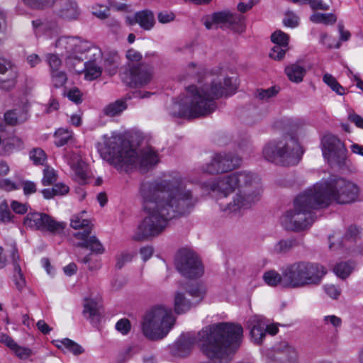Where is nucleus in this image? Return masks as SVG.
<instances>
[{"mask_svg": "<svg viewBox=\"0 0 363 363\" xmlns=\"http://www.w3.org/2000/svg\"><path fill=\"white\" fill-rule=\"evenodd\" d=\"M286 50L287 48L275 45L269 52V57L274 60H280L284 57Z\"/></svg>", "mask_w": 363, "mask_h": 363, "instance_id": "obj_51", "label": "nucleus"}, {"mask_svg": "<svg viewBox=\"0 0 363 363\" xmlns=\"http://www.w3.org/2000/svg\"><path fill=\"white\" fill-rule=\"evenodd\" d=\"M21 111L19 110H11L8 111L4 114V120L6 123L11 125H15L18 123L23 122L26 120V113H23V115H19L18 113Z\"/></svg>", "mask_w": 363, "mask_h": 363, "instance_id": "obj_41", "label": "nucleus"}, {"mask_svg": "<svg viewBox=\"0 0 363 363\" xmlns=\"http://www.w3.org/2000/svg\"><path fill=\"white\" fill-rule=\"evenodd\" d=\"M203 188L227 197L237 190L231 202L222 210L227 213L249 208L259 200L262 192L261 179L255 173L242 170L203 183Z\"/></svg>", "mask_w": 363, "mask_h": 363, "instance_id": "obj_4", "label": "nucleus"}, {"mask_svg": "<svg viewBox=\"0 0 363 363\" xmlns=\"http://www.w3.org/2000/svg\"><path fill=\"white\" fill-rule=\"evenodd\" d=\"M320 206L325 208L332 201L339 204L355 202L359 194V188L354 182L341 177L316 183L313 186Z\"/></svg>", "mask_w": 363, "mask_h": 363, "instance_id": "obj_7", "label": "nucleus"}, {"mask_svg": "<svg viewBox=\"0 0 363 363\" xmlns=\"http://www.w3.org/2000/svg\"><path fill=\"white\" fill-rule=\"evenodd\" d=\"M279 91V89L277 86H272L266 89H258L255 93V97L261 101H267L269 99L275 96Z\"/></svg>", "mask_w": 363, "mask_h": 363, "instance_id": "obj_42", "label": "nucleus"}, {"mask_svg": "<svg viewBox=\"0 0 363 363\" xmlns=\"http://www.w3.org/2000/svg\"><path fill=\"white\" fill-rule=\"evenodd\" d=\"M11 208L14 213L23 215L28 212L29 206L13 200L11 203Z\"/></svg>", "mask_w": 363, "mask_h": 363, "instance_id": "obj_53", "label": "nucleus"}, {"mask_svg": "<svg viewBox=\"0 0 363 363\" xmlns=\"http://www.w3.org/2000/svg\"><path fill=\"white\" fill-rule=\"evenodd\" d=\"M46 61L49 65L50 72L61 70L62 65V60L57 55L48 54L46 55Z\"/></svg>", "mask_w": 363, "mask_h": 363, "instance_id": "obj_46", "label": "nucleus"}, {"mask_svg": "<svg viewBox=\"0 0 363 363\" xmlns=\"http://www.w3.org/2000/svg\"><path fill=\"white\" fill-rule=\"evenodd\" d=\"M281 274H279L276 270H269L264 273L263 279L264 282L270 286H277L280 285L284 288H288V284L284 281V268H281Z\"/></svg>", "mask_w": 363, "mask_h": 363, "instance_id": "obj_25", "label": "nucleus"}, {"mask_svg": "<svg viewBox=\"0 0 363 363\" xmlns=\"http://www.w3.org/2000/svg\"><path fill=\"white\" fill-rule=\"evenodd\" d=\"M0 342L6 345L12 351L17 345V343L10 336L4 333L0 335Z\"/></svg>", "mask_w": 363, "mask_h": 363, "instance_id": "obj_64", "label": "nucleus"}, {"mask_svg": "<svg viewBox=\"0 0 363 363\" xmlns=\"http://www.w3.org/2000/svg\"><path fill=\"white\" fill-rule=\"evenodd\" d=\"M172 308L156 305L145 311L140 323L141 331L150 340H159L167 335L175 323Z\"/></svg>", "mask_w": 363, "mask_h": 363, "instance_id": "obj_9", "label": "nucleus"}, {"mask_svg": "<svg viewBox=\"0 0 363 363\" xmlns=\"http://www.w3.org/2000/svg\"><path fill=\"white\" fill-rule=\"evenodd\" d=\"M57 14L65 20H76L80 15V11L76 2L66 1L58 10Z\"/></svg>", "mask_w": 363, "mask_h": 363, "instance_id": "obj_24", "label": "nucleus"}, {"mask_svg": "<svg viewBox=\"0 0 363 363\" xmlns=\"http://www.w3.org/2000/svg\"><path fill=\"white\" fill-rule=\"evenodd\" d=\"M298 241L294 238L281 240L275 246V249L280 253H286L291 250L293 247L298 245Z\"/></svg>", "mask_w": 363, "mask_h": 363, "instance_id": "obj_40", "label": "nucleus"}, {"mask_svg": "<svg viewBox=\"0 0 363 363\" xmlns=\"http://www.w3.org/2000/svg\"><path fill=\"white\" fill-rule=\"evenodd\" d=\"M362 231L356 226L351 225L348 228L345 235V239L347 240H356L361 236Z\"/></svg>", "mask_w": 363, "mask_h": 363, "instance_id": "obj_54", "label": "nucleus"}, {"mask_svg": "<svg viewBox=\"0 0 363 363\" xmlns=\"http://www.w3.org/2000/svg\"><path fill=\"white\" fill-rule=\"evenodd\" d=\"M93 14L100 19H106L109 16V9L107 6H99L94 9Z\"/></svg>", "mask_w": 363, "mask_h": 363, "instance_id": "obj_62", "label": "nucleus"}, {"mask_svg": "<svg viewBox=\"0 0 363 363\" xmlns=\"http://www.w3.org/2000/svg\"><path fill=\"white\" fill-rule=\"evenodd\" d=\"M99 303L93 299H85L83 314L85 318L91 320H98L99 318Z\"/></svg>", "mask_w": 363, "mask_h": 363, "instance_id": "obj_30", "label": "nucleus"}, {"mask_svg": "<svg viewBox=\"0 0 363 363\" xmlns=\"http://www.w3.org/2000/svg\"><path fill=\"white\" fill-rule=\"evenodd\" d=\"M54 345L61 350H67L74 355H79L84 352V348L77 342L69 338L55 340L52 341Z\"/></svg>", "mask_w": 363, "mask_h": 363, "instance_id": "obj_26", "label": "nucleus"}, {"mask_svg": "<svg viewBox=\"0 0 363 363\" xmlns=\"http://www.w3.org/2000/svg\"><path fill=\"white\" fill-rule=\"evenodd\" d=\"M14 216L9 210V204L6 200L0 203V223H13Z\"/></svg>", "mask_w": 363, "mask_h": 363, "instance_id": "obj_43", "label": "nucleus"}, {"mask_svg": "<svg viewBox=\"0 0 363 363\" xmlns=\"http://www.w3.org/2000/svg\"><path fill=\"white\" fill-rule=\"evenodd\" d=\"M21 187H23V193L25 195H28L36 192V185L33 182L23 181L19 183Z\"/></svg>", "mask_w": 363, "mask_h": 363, "instance_id": "obj_61", "label": "nucleus"}, {"mask_svg": "<svg viewBox=\"0 0 363 363\" xmlns=\"http://www.w3.org/2000/svg\"><path fill=\"white\" fill-rule=\"evenodd\" d=\"M251 337L256 344H261L266 335V320L260 315L250 316L246 323Z\"/></svg>", "mask_w": 363, "mask_h": 363, "instance_id": "obj_19", "label": "nucleus"}, {"mask_svg": "<svg viewBox=\"0 0 363 363\" xmlns=\"http://www.w3.org/2000/svg\"><path fill=\"white\" fill-rule=\"evenodd\" d=\"M52 83L56 88L62 87L65 84L67 80V76L65 71L59 70L54 72H50Z\"/></svg>", "mask_w": 363, "mask_h": 363, "instance_id": "obj_44", "label": "nucleus"}, {"mask_svg": "<svg viewBox=\"0 0 363 363\" xmlns=\"http://www.w3.org/2000/svg\"><path fill=\"white\" fill-rule=\"evenodd\" d=\"M65 158L73 171L74 179L80 185L87 184L89 180L87 165L79 155L74 152H67Z\"/></svg>", "mask_w": 363, "mask_h": 363, "instance_id": "obj_17", "label": "nucleus"}, {"mask_svg": "<svg viewBox=\"0 0 363 363\" xmlns=\"http://www.w3.org/2000/svg\"><path fill=\"white\" fill-rule=\"evenodd\" d=\"M310 20L315 23H323L325 25H333L337 21V16L332 13H314L310 17Z\"/></svg>", "mask_w": 363, "mask_h": 363, "instance_id": "obj_34", "label": "nucleus"}, {"mask_svg": "<svg viewBox=\"0 0 363 363\" xmlns=\"http://www.w3.org/2000/svg\"><path fill=\"white\" fill-rule=\"evenodd\" d=\"M203 23L207 29H216L218 24H221L237 33H242L245 28L244 17L228 11L217 12L208 16L203 18Z\"/></svg>", "mask_w": 363, "mask_h": 363, "instance_id": "obj_14", "label": "nucleus"}, {"mask_svg": "<svg viewBox=\"0 0 363 363\" xmlns=\"http://www.w3.org/2000/svg\"><path fill=\"white\" fill-rule=\"evenodd\" d=\"M100 57H93L91 60H88L84 63V76L87 80H94L101 76L102 70L100 67L96 64V60Z\"/></svg>", "mask_w": 363, "mask_h": 363, "instance_id": "obj_27", "label": "nucleus"}, {"mask_svg": "<svg viewBox=\"0 0 363 363\" xmlns=\"http://www.w3.org/2000/svg\"><path fill=\"white\" fill-rule=\"evenodd\" d=\"M73 133L67 128H59L55 133V143L61 147L72 140Z\"/></svg>", "mask_w": 363, "mask_h": 363, "instance_id": "obj_33", "label": "nucleus"}, {"mask_svg": "<svg viewBox=\"0 0 363 363\" xmlns=\"http://www.w3.org/2000/svg\"><path fill=\"white\" fill-rule=\"evenodd\" d=\"M13 352L20 359H28L32 354V351L30 349H29L28 347L19 346L18 344H17L16 347L14 348V350H13Z\"/></svg>", "mask_w": 363, "mask_h": 363, "instance_id": "obj_56", "label": "nucleus"}, {"mask_svg": "<svg viewBox=\"0 0 363 363\" xmlns=\"http://www.w3.org/2000/svg\"><path fill=\"white\" fill-rule=\"evenodd\" d=\"M116 328L122 334H127L130 330V323L126 318H123L118 320L116 324Z\"/></svg>", "mask_w": 363, "mask_h": 363, "instance_id": "obj_59", "label": "nucleus"}, {"mask_svg": "<svg viewBox=\"0 0 363 363\" xmlns=\"http://www.w3.org/2000/svg\"><path fill=\"white\" fill-rule=\"evenodd\" d=\"M29 8L44 10L52 7L57 0H22Z\"/></svg>", "mask_w": 363, "mask_h": 363, "instance_id": "obj_38", "label": "nucleus"}, {"mask_svg": "<svg viewBox=\"0 0 363 363\" xmlns=\"http://www.w3.org/2000/svg\"><path fill=\"white\" fill-rule=\"evenodd\" d=\"M86 212L82 211L81 213L72 216L70 220V225L74 229L89 228L91 221L86 218Z\"/></svg>", "mask_w": 363, "mask_h": 363, "instance_id": "obj_37", "label": "nucleus"}, {"mask_svg": "<svg viewBox=\"0 0 363 363\" xmlns=\"http://www.w3.org/2000/svg\"><path fill=\"white\" fill-rule=\"evenodd\" d=\"M130 23H138L143 29L150 30L155 23L154 13L148 9L138 11L135 13L133 19L130 21Z\"/></svg>", "mask_w": 363, "mask_h": 363, "instance_id": "obj_22", "label": "nucleus"}, {"mask_svg": "<svg viewBox=\"0 0 363 363\" xmlns=\"http://www.w3.org/2000/svg\"><path fill=\"white\" fill-rule=\"evenodd\" d=\"M119 56L117 52L108 53L104 60L105 70L108 72L110 75L116 73L118 65Z\"/></svg>", "mask_w": 363, "mask_h": 363, "instance_id": "obj_36", "label": "nucleus"}, {"mask_svg": "<svg viewBox=\"0 0 363 363\" xmlns=\"http://www.w3.org/2000/svg\"><path fill=\"white\" fill-rule=\"evenodd\" d=\"M29 157L35 165H43L46 160V155L40 148L33 149L29 153Z\"/></svg>", "mask_w": 363, "mask_h": 363, "instance_id": "obj_47", "label": "nucleus"}, {"mask_svg": "<svg viewBox=\"0 0 363 363\" xmlns=\"http://www.w3.org/2000/svg\"><path fill=\"white\" fill-rule=\"evenodd\" d=\"M77 246L89 249L92 252L96 254H102L104 252V247L95 236L90 237L88 242H77Z\"/></svg>", "mask_w": 363, "mask_h": 363, "instance_id": "obj_32", "label": "nucleus"}, {"mask_svg": "<svg viewBox=\"0 0 363 363\" xmlns=\"http://www.w3.org/2000/svg\"><path fill=\"white\" fill-rule=\"evenodd\" d=\"M127 105L123 99H119L108 104L104 110V113L108 116H115L126 109Z\"/></svg>", "mask_w": 363, "mask_h": 363, "instance_id": "obj_35", "label": "nucleus"}, {"mask_svg": "<svg viewBox=\"0 0 363 363\" xmlns=\"http://www.w3.org/2000/svg\"><path fill=\"white\" fill-rule=\"evenodd\" d=\"M0 188L10 191L20 189L21 184L19 183L16 184L9 179H4L0 180Z\"/></svg>", "mask_w": 363, "mask_h": 363, "instance_id": "obj_55", "label": "nucleus"}, {"mask_svg": "<svg viewBox=\"0 0 363 363\" xmlns=\"http://www.w3.org/2000/svg\"><path fill=\"white\" fill-rule=\"evenodd\" d=\"M313 188L306 190L294 200V209L286 211L281 218L283 226L289 230L301 231L315 220L313 210L323 208Z\"/></svg>", "mask_w": 363, "mask_h": 363, "instance_id": "obj_6", "label": "nucleus"}, {"mask_svg": "<svg viewBox=\"0 0 363 363\" xmlns=\"http://www.w3.org/2000/svg\"><path fill=\"white\" fill-rule=\"evenodd\" d=\"M272 41L275 45H279L284 48H287L289 44V35L281 30H276L272 34Z\"/></svg>", "mask_w": 363, "mask_h": 363, "instance_id": "obj_45", "label": "nucleus"}, {"mask_svg": "<svg viewBox=\"0 0 363 363\" xmlns=\"http://www.w3.org/2000/svg\"><path fill=\"white\" fill-rule=\"evenodd\" d=\"M78 42L77 37L62 36L57 40L55 47L59 50L62 55L72 58L74 46H77L76 43Z\"/></svg>", "mask_w": 363, "mask_h": 363, "instance_id": "obj_23", "label": "nucleus"}, {"mask_svg": "<svg viewBox=\"0 0 363 363\" xmlns=\"http://www.w3.org/2000/svg\"><path fill=\"white\" fill-rule=\"evenodd\" d=\"M302 153L297 138L290 135L269 142L262 150L267 160L282 166L297 164Z\"/></svg>", "mask_w": 363, "mask_h": 363, "instance_id": "obj_10", "label": "nucleus"}, {"mask_svg": "<svg viewBox=\"0 0 363 363\" xmlns=\"http://www.w3.org/2000/svg\"><path fill=\"white\" fill-rule=\"evenodd\" d=\"M139 196L145 216L135 235L137 240L159 235L167 228L169 220L188 216L199 202L197 195L187 188L186 179L180 177L143 182Z\"/></svg>", "mask_w": 363, "mask_h": 363, "instance_id": "obj_1", "label": "nucleus"}, {"mask_svg": "<svg viewBox=\"0 0 363 363\" xmlns=\"http://www.w3.org/2000/svg\"><path fill=\"white\" fill-rule=\"evenodd\" d=\"M201 87L190 86L186 96L172 105V114L178 117L195 118L206 116L217 108L216 100L233 95L237 89L232 79L222 73H207Z\"/></svg>", "mask_w": 363, "mask_h": 363, "instance_id": "obj_3", "label": "nucleus"}, {"mask_svg": "<svg viewBox=\"0 0 363 363\" xmlns=\"http://www.w3.org/2000/svg\"><path fill=\"white\" fill-rule=\"evenodd\" d=\"M12 264L14 269V281L16 287L21 290L26 284L21 267L18 264L19 256L16 250H13L11 252Z\"/></svg>", "mask_w": 363, "mask_h": 363, "instance_id": "obj_28", "label": "nucleus"}, {"mask_svg": "<svg viewBox=\"0 0 363 363\" xmlns=\"http://www.w3.org/2000/svg\"><path fill=\"white\" fill-rule=\"evenodd\" d=\"M157 18L161 23H168L174 20L175 15L172 12L162 11L158 13Z\"/></svg>", "mask_w": 363, "mask_h": 363, "instance_id": "obj_60", "label": "nucleus"}, {"mask_svg": "<svg viewBox=\"0 0 363 363\" xmlns=\"http://www.w3.org/2000/svg\"><path fill=\"white\" fill-rule=\"evenodd\" d=\"M297 359L295 348L284 342L276 348L269 363H296Z\"/></svg>", "mask_w": 363, "mask_h": 363, "instance_id": "obj_20", "label": "nucleus"}, {"mask_svg": "<svg viewBox=\"0 0 363 363\" xmlns=\"http://www.w3.org/2000/svg\"><path fill=\"white\" fill-rule=\"evenodd\" d=\"M133 255L128 252H122L116 257V267L121 269L123 265L132 259Z\"/></svg>", "mask_w": 363, "mask_h": 363, "instance_id": "obj_58", "label": "nucleus"}, {"mask_svg": "<svg viewBox=\"0 0 363 363\" xmlns=\"http://www.w3.org/2000/svg\"><path fill=\"white\" fill-rule=\"evenodd\" d=\"M152 78V69L147 65L132 67L129 71V81L126 82L130 86H143L147 84Z\"/></svg>", "mask_w": 363, "mask_h": 363, "instance_id": "obj_18", "label": "nucleus"}, {"mask_svg": "<svg viewBox=\"0 0 363 363\" xmlns=\"http://www.w3.org/2000/svg\"><path fill=\"white\" fill-rule=\"evenodd\" d=\"M78 43L74 46L73 55L72 58L79 59L80 60H91L93 57H101V50L93 46L89 42L82 41L78 38Z\"/></svg>", "mask_w": 363, "mask_h": 363, "instance_id": "obj_21", "label": "nucleus"}, {"mask_svg": "<svg viewBox=\"0 0 363 363\" xmlns=\"http://www.w3.org/2000/svg\"><path fill=\"white\" fill-rule=\"evenodd\" d=\"M354 266L352 262H340L335 265L333 272L338 277L345 279L350 275Z\"/></svg>", "mask_w": 363, "mask_h": 363, "instance_id": "obj_31", "label": "nucleus"}, {"mask_svg": "<svg viewBox=\"0 0 363 363\" xmlns=\"http://www.w3.org/2000/svg\"><path fill=\"white\" fill-rule=\"evenodd\" d=\"M101 157L118 169L138 168L145 172L157 164L159 156L151 147H146L138 153L127 140L119 135L105 138L99 149Z\"/></svg>", "mask_w": 363, "mask_h": 363, "instance_id": "obj_5", "label": "nucleus"}, {"mask_svg": "<svg viewBox=\"0 0 363 363\" xmlns=\"http://www.w3.org/2000/svg\"><path fill=\"white\" fill-rule=\"evenodd\" d=\"M321 145L323 155L330 165H344L347 150L337 136L330 133L325 134L321 140Z\"/></svg>", "mask_w": 363, "mask_h": 363, "instance_id": "obj_12", "label": "nucleus"}, {"mask_svg": "<svg viewBox=\"0 0 363 363\" xmlns=\"http://www.w3.org/2000/svg\"><path fill=\"white\" fill-rule=\"evenodd\" d=\"M23 225L31 230L48 231L53 234L62 233L66 227L65 223L57 221L50 216L39 212L28 213L24 218Z\"/></svg>", "mask_w": 363, "mask_h": 363, "instance_id": "obj_13", "label": "nucleus"}, {"mask_svg": "<svg viewBox=\"0 0 363 363\" xmlns=\"http://www.w3.org/2000/svg\"><path fill=\"white\" fill-rule=\"evenodd\" d=\"M241 159L232 152H220L216 154L210 162L201 167L203 173L218 174L230 172L240 165Z\"/></svg>", "mask_w": 363, "mask_h": 363, "instance_id": "obj_15", "label": "nucleus"}, {"mask_svg": "<svg viewBox=\"0 0 363 363\" xmlns=\"http://www.w3.org/2000/svg\"><path fill=\"white\" fill-rule=\"evenodd\" d=\"M284 268V281L288 289L318 285L327 272L321 264L308 261H296L285 264Z\"/></svg>", "mask_w": 363, "mask_h": 363, "instance_id": "obj_8", "label": "nucleus"}, {"mask_svg": "<svg viewBox=\"0 0 363 363\" xmlns=\"http://www.w3.org/2000/svg\"><path fill=\"white\" fill-rule=\"evenodd\" d=\"M67 96L69 100L76 104H79L82 102V94L77 88L70 89L68 91Z\"/></svg>", "mask_w": 363, "mask_h": 363, "instance_id": "obj_63", "label": "nucleus"}, {"mask_svg": "<svg viewBox=\"0 0 363 363\" xmlns=\"http://www.w3.org/2000/svg\"><path fill=\"white\" fill-rule=\"evenodd\" d=\"M203 292L198 286H194L185 293L176 291L174 296V311L180 315L197 305L203 298Z\"/></svg>", "mask_w": 363, "mask_h": 363, "instance_id": "obj_16", "label": "nucleus"}, {"mask_svg": "<svg viewBox=\"0 0 363 363\" xmlns=\"http://www.w3.org/2000/svg\"><path fill=\"white\" fill-rule=\"evenodd\" d=\"M323 322L327 325H331L336 331L342 325L341 318L335 315L325 316L323 318Z\"/></svg>", "mask_w": 363, "mask_h": 363, "instance_id": "obj_52", "label": "nucleus"}, {"mask_svg": "<svg viewBox=\"0 0 363 363\" xmlns=\"http://www.w3.org/2000/svg\"><path fill=\"white\" fill-rule=\"evenodd\" d=\"M285 73L291 82L299 83L303 80L306 69L298 64H292L285 68Z\"/></svg>", "mask_w": 363, "mask_h": 363, "instance_id": "obj_29", "label": "nucleus"}, {"mask_svg": "<svg viewBox=\"0 0 363 363\" xmlns=\"http://www.w3.org/2000/svg\"><path fill=\"white\" fill-rule=\"evenodd\" d=\"M323 82L330 87L337 94L342 96L345 94V89L342 86L337 79L330 74L326 73L323 77Z\"/></svg>", "mask_w": 363, "mask_h": 363, "instance_id": "obj_39", "label": "nucleus"}, {"mask_svg": "<svg viewBox=\"0 0 363 363\" xmlns=\"http://www.w3.org/2000/svg\"><path fill=\"white\" fill-rule=\"evenodd\" d=\"M177 269L185 277L196 279L203 274V267L198 255L191 250L182 249L175 257Z\"/></svg>", "mask_w": 363, "mask_h": 363, "instance_id": "obj_11", "label": "nucleus"}, {"mask_svg": "<svg viewBox=\"0 0 363 363\" xmlns=\"http://www.w3.org/2000/svg\"><path fill=\"white\" fill-rule=\"evenodd\" d=\"M11 72V79H15L17 77V68L10 62L4 58H0V74H4L6 72Z\"/></svg>", "mask_w": 363, "mask_h": 363, "instance_id": "obj_48", "label": "nucleus"}, {"mask_svg": "<svg viewBox=\"0 0 363 363\" xmlns=\"http://www.w3.org/2000/svg\"><path fill=\"white\" fill-rule=\"evenodd\" d=\"M310 7L313 10L328 11L330 5L325 3L323 0H306Z\"/></svg>", "mask_w": 363, "mask_h": 363, "instance_id": "obj_57", "label": "nucleus"}, {"mask_svg": "<svg viewBox=\"0 0 363 363\" xmlns=\"http://www.w3.org/2000/svg\"><path fill=\"white\" fill-rule=\"evenodd\" d=\"M298 23L299 18L294 12L289 11L285 14V17L283 20L284 26L295 28L298 26Z\"/></svg>", "mask_w": 363, "mask_h": 363, "instance_id": "obj_50", "label": "nucleus"}, {"mask_svg": "<svg viewBox=\"0 0 363 363\" xmlns=\"http://www.w3.org/2000/svg\"><path fill=\"white\" fill-rule=\"evenodd\" d=\"M243 336L242 327L233 323H218L208 325L193 334H182L174 342L172 352L179 357L190 354L197 342L201 352L213 363H230Z\"/></svg>", "mask_w": 363, "mask_h": 363, "instance_id": "obj_2", "label": "nucleus"}, {"mask_svg": "<svg viewBox=\"0 0 363 363\" xmlns=\"http://www.w3.org/2000/svg\"><path fill=\"white\" fill-rule=\"evenodd\" d=\"M57 174L54 169L49 167H45L43 169V177L42 183L44 186H48L56 182Z\"/></svg>", "mask_w": 363, "mask_h": 363, "instance_id": "obj_49", "label": "nucleus"}]
</instances>
